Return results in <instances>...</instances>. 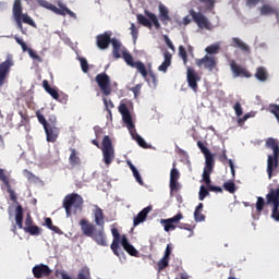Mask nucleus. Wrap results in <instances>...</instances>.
Listing matches in <instances>:
<instances>
[{
    "mask_svg": "<svg viewBox=\"0 0 279 279\" xmlns=\"http://www.w3.org/2000/svg\"><path fill=\"white\" fill-rule=\"evenodd\" d=\"M94 221L93 222L81 219L80 227L81 231L83 232L84 236H88L89 239L94 240L97 245L101 247H108V241L106 240V215H104V209L99 206H96L94 209Z\"/></svg>",
    "mask_w": 279,
    "mask_h": 279,
    "instance_id": "1",
    "label": "nucleus"
},
{
    "mask_svg": "<svg viewBox=\"0 0 279 279\" xmlns=\"http://www.w3.org/2000/svg\"><path fill=\"white\" fill-rule=\"evenodd\" d=\"M198 12L192 9L190 10V15L201 29H210V21H208V17H206L204 13L213 12V10H215L217 0H198Z\"/></svg>",
    "mask_w": 279,
    "mask_h": 279,
    "instance_id": "2",
    "label": "nucleus"
},
{
    "mask_svg": "<svg viewBox=\"0 0 279 279\" xmlns=\"http://www.w3.org/2000/svg\"><path fill=\"white\" fill-rule=\"evenodd\" d=\"M119 112L122 114L123 123H125L130 134L134 136L135 134V141L140 145V147H143L144 149H147V142L141 135L136 134V128L134 126V122L132 121V113H130V109L128 108V105L121 104L119 106Z\"/></svg>",
    "mask_w": 279,
    "mask_h": 279,
    "instance_id": "3",
    "label": "nucleus"
},
{
    "mask_svg": "<svg viewBox=\"0 0 279 279\" xmlns=\"http://www.w3.org/2000/svg\"><path fill=\"white\" fill-rule=\"evenodd\" d=\"M63 208L65 209L66 217H71L73 214L77 215L84 208V198L77 193L68 194L63 198Z\"/></svg>",
    "mask_w": 279,
    "mask_h": 279,
    "instance_id": "4",
    "label": "nucleus"
},
{
    "mask_svg": "<svg viewBox=\"0 0 279 279\" xmlns=\"http://www.w3.org/2000/svg\"><path fill=\"white\" fill-rule=\"evenodd\" d=\"M266 147L268 149H272V151H274V155H268V159H267V173H268L269 180H271V178L274 175V169L278 168V162H279V145H278V142H276L275 138L269 137L266 141Z\"/></svg>",
    "mask_w": 279,
    "mask_h": 279,
    "instance_id": "5",
    "label": "nucleus"
},
{
    "mask_svg": "<svg viewBox=\"0 0 279 279\" xmlns=\"http://www.w3.org/2000/svg\"><path fill=\"white\" fill-rule=\"evenodd\" d=\"M39 5H41V8H46V10H50V12H53L54 14H58L59 16H66V14H69V16L74 17L75 13L73 11H71V9L66 8V4L62 3V2H58V7H56V4H52L51 2L47 1V0H39L38 1Z\"/></svg>",
    "mask_w": 279,
    "mask_h": 279,
    "instance_id": "6",
    "label": "nucleus"
},
{
    "mask_svg": "<svg viewBox=\"0 0 279 279\" xmlns=\"http://www.w3.org/2000/svg\"><path fill=\"white\" fill-rule=\"evenodd\" d=\"M101 150L105 165L110 167V165H112V160H114V146H112V140H110V136H104Z\"/></svg>",
    "mask_w": 279,
    "mask_h": 279,
    "instance_id": "7",
    "label": "nucleus"
},
{
    "mask_svg": "<svg viewBox=\"0 0 279 279\" xmlns=\"http://www.w3.org/2000/svg\"><path fill=\"white\" fill-rule=\"evenodd\" d=\"M12 66H14V58L12 54H8L5 61L0 63V88H3L8 83Z\"/></svg>",
    "mask_w": 279,
    "mask_h": 279,
    "instance_id": "8",
    "label": "nucleus"
},
{
    "mask_svg": "<svg viewBox=\"0 0 279 279\" xmlns=\"http://www.w3.org/2000/svg\"><path fill=\"white\" fill-rule=\"evenodd\" d=\"M122 58L129 66H132V69H136L142 77L147 80V68L145 66V63H143L142 61H135L134 57H132V54H130L128 50H122Z\"/></svg>",
    "mask_w": 279,
    "mask_h": 279,
    "instance_id": "9",
    "label": "nucleus"
},
{
    "mask_svg": "<svg viewBox=\"0 0 279 279\" xmlns=\"http://www.w3.org/2000/svg\"><path fill=\"white\" fill-rule=\"evenodd\" d=\"M95 82L98 84L102 95L106 97L112 93V87L110 86V76L106 74V72L97 74Z\"/></svg>",
    "mask_w": 279,
    "mask_h": 279,
    "instance_id": "10",
    "label": "nucleus"
},
{
    "mask_svg": "<svg viewBox=\"0 0 279 279\" xmlns=\"http://www.w3.org/2000/svg\"><path fill=\"white\" fill-rule=\"evenodd\" d=\"M0 182L3 183V185L7 189V193H9V197L11 202H16L19 197L16 196V192L12 190V185L10 184V173L3 168H0Z\"/></svg>",
    "mask_w": 279,
    "mask_h": 279,
    "instance_id": "11",
    "label": "nucleus"
},
{
    "mask_svg": "<svg viewBox=\"0 0 279 279\" xmlns=\"http://www.w3.org/2000/svg\"><path fill=\"white\" fill-rule=\"evenodd\" d=\"M186 80H187L189 87L192 88V90H194V93H197V88H198L197 82H199L202 80V77L191 66H187V69H186Z\"/></svg>",
    "mask_w": 279,
    "mask_h": 279,
    "instance_id": "12",
    "label": "nucleus"
},
{
    "mask_svg": "<svg viewBox=\"0 0 279 279\" xmlns=\"http://www.w3.org/2000/svg\"><path fill=\"white\" fill-rule=\"evenodd\" d=\"M181 219H184V216L182 213H179L172 218L161 219L160 223H162L165 232H171V230H175L178 228L175 225L180 223Z\"/></svg>",
    "mask_w": 279,
    "mask_h": 279,
    "instance_id": "13",
    "label": "nucleus"
},
{
    "mask_svg": "<svg viewBox=\"0 0 279 279\" xmlns=\"http://www.w3.org/2000/svg\"><path fill=\"white\" fill-rule=\"evenodd\" d=\"M111 36H112V33H108V32L97 35L96 45L98 49H100L101 51L108 49V47H110V44H112Z\"/></svg>",
    "mask_w": 279,
    "mask_h": 279,
    "instance_id": "14",
    "label": "nucleus"
},
{
    "mask_svg": "<svg viewBox=\"0 0 279 279\" xmlns=\"http://www.w3.org/2000/svg\"><path fill=\"white\" fill-rule=\"evenodd\" d=\"M111 234L113 236V241L111 243V251L113 252V254L116 256H121L123 255V250L121 248V246L119 245V243H121V233H119V229L113 228L111 230Z\"/></svg>",
    "mask_w": 279,
    "mask_h": 279,
    "instance_id": "15",
    "label": "nucleus"
},
{
    "mask_svg": "<svg viewBox=\"0 0 279 279\" xmlns=\"http://www.w3.org/2000/svg\"><path fill=\"white\" fill-rule=\"evenodd\" d=\"M196 64L198 66H204L208 71H214L215 66H217V60L215 57L206 54L204 58L196 60Z\"/></svg>",
    "mask_w": 279,
    "mask_h": 279,
    "instance_id": "16",
    "label": "nucleus"
},
{
    "mask_svg": "<svg viewBox=\"0 0 279 279\" xmlns=\"http://www.w3.org/2000/svg\"><path fill=\"white\" fill-rule=\"evenodd\" d=\"M33 275L34 278L40 279V278H47L48 276H51V268L45 264L36 265L33 268Z\"/></svg>",
    "mask_w": 279,
    "mask_h": 279,
    "instance_id": "17",
    "label": "nucleus"
},
{
    "mask_svg": "<svg viewBox=\"0 0 279 279\" xmlns=\"http://www.w3.org/2000/svg\"><path fill=\"white\" fill-rule=\"evenodd\" d=\"M46 133V141L48 143H56L58 136H60V129L58 126H46L44 128Z\"/></svg>",
    "mask_w": 279,
    "mask_h": 279,
    "instance_id": "18",
    "label": "nucleus"
},
{
    "mask_svg": "<svg viewBox=\"0 0 279 279\" xmlns=\"http://www.w3.org/2000/svg\"><path fill=\"white\" fill-rule=\"evenodd\" d=\"M151 206H147L137 214V217H134L133 226L135 228L136 226H141V223H145V221H147V216L151 213Z\"/></svg>",
    "mask_w": 279,
    "mask_h": 279,
    "instance_id": "19",
    "label": "nucleus"
},
{
    "mask_svg": "<svg viewBox=\"0 0 279 279\" xmlns=\"http://www.w3.org/2000/svg\"><path fill=\"white\" fill-rule=\"evenodd\" d=\"M259 14L262 16H269L271 14H274L277 19V23L279 24V10L276 9L274 5L271 4H263L259 8Z\"/></svg>",
    "mask_w": 279,
    "mask_h": 279,
    "instance_id": "20",
    "label": "nucleus"
},
{
    "mask_svg": "<svg viewBox=\"0 0 279 279\" xmlns=\"http://www.w3.org/2000/svg\"><path fill=\"white\" fill-rule=\"evenodd\" d=\"M230 66L235 77H241V75L242 77H252V74L241 65L236 64V61L232 60Z\"/></svg>",
    "mask_w": 279,
    "mask_h": 279,
    "instance_id": "21",
    "label": "nucleus"
},
{
    "mask_svg": "<svg viewBox=\"0 0 279 279\" xmlns=\"http://www.w3.org/2000/svg\"><path fill=\"white\" fill-rule=\"evenodd\" d=\"M121 245L123 250L130 254V256H138V251L130 243L126 235L121 236Z\"/></svg>",
    "mask_w": 279,
    "mask_h": 279,
    "instance_id": "22",
    "label": "nucleus"
},
{
    "mask_svg": "<svg viewBox=\"0 0 279 279\" xmlns=\"http://www.w3.org/2000/svg\"><path fill=\"white\" fill-rule=\"evenodd\" d=\"M178 180H180V171L177 168H172L170 171V191H178L180 185Z\"/></svg>",
    "mask_w": 279,
    "mask_h": 279,
    "instance_id": "23",
    "label": "nucleus"
},
{
    "mask_svg": "<svg viewBox=\"0 0 279 279\" xmlns=\"http://www.w3.org/2000/svg\"><path fill=\"white\" fill-rule=\"evenodd\" d=\"M173 56L169 51L163 52V62L158 66V71H161V73H167V69L171 66V60Z\"/></svg>",
    "mask_w": 279,
    "mask_h": 279,
    "instance_id": "24",
    "label": "nucleus"
},
{
    "mask_svg": "<svg viewBox=\"0 0 279 279\" xmlns=\"http://www.w3.org/2000/svg\"><path fill=\"white\" fill-rule=\"evenodd\" d=\"M69 162L71 167H80L82 165V159L80 158V153L75 148H70Z\"/></svg>",
    "mask_w": 279,
    "mask_h": 279,
    "instance_id": "25",
    "label": "nucleus"
},
{
    "mask_svg": "<svg viewBox=\"0 0 279 279\" xmlns=\"http://www.w3.org/2000/svg\"><path fill=\"white\" fill-rule=\"evenodd\" d=\"M274 202H279V185L270 187L266 195V204H271Z\"/></svg>",
    "mask_w": 279,
    "mask_h": 279,
    "instance_id": "26",
    "label": "nucleus"
},
{
    "mask_svg": "<svg viewBox=\"0 0 279 279\" xmlns=\"http://www.w3.org/2000/svg\"><path fill=\"white\" fill-rule=\"evenodd\" d=\"M255 77L258 82H267V80H269V72H267L265 66H258L256 69Z\"/></svg>",
    "mask_w": 279,
    "mask_h": 279,
    "instance_id": "27",
    "label": "nucleus"
},
{
    "mask_svg": "<svg viewBox=\"0 0 279 279\" xmlns=\"http://www.w3.org/2000/svg\"><path fill=\"white\" fill-rule=\"evenodd\" d=\"M43 88L48 93V95H50V97H52V99H58L60 97V93H58V89L49 85V81H43Z\"/></svg>",
    "mask_w": 279,
    "mask_h": 279,
    "instance_id": "28",
    "label": "nucleus"
},
{
    "mask_svg": "<svg viewBox=\"0 0 279 279\" xmlns=\"http://www.w3.org/2000/svg\"><path fill=\"white\" fill-rule=\"evenodd\" d=\"M159 16L161 23L163 24H167L169 21H171V16H169V9H167V7L162 3L159 4Z\"/></svg>",
    "mask_w": 279,
    "mask_h": 279,
    "instance_id": "29",
    "label": "nucleus"
},
{
    "mask_svg": "<svg viewBox=\"0 0 279 279\" xmlns=\"http://www.w3.org/2000/svg\"><path fill=\"white\" fill-rule=\"evenodd\" d=\"M111 45L113 47L112 56L116 60H119V58H121V47H123V45L117 38L111 39Z\"/></svg>",
    "mask_w": 279,
    "mask_h": 279,
    "instance_id": "30",
    "label": "nucleus"
},
{
    "mask_svg": "<svg viewBox=\"0 0 279 279\" xmlns=\"http://www.w3.org/2000/svg\"><path fill=\"white\" fill-rule=\"evenodd\" d=\"M215 169V157L213 156V153H208L205 155V168L204 171H214Z\"/></svg>",
    "mask_w": 279,
    "mask_h": 279,
    "instance_id": "31",
    "label": "nucleus"
},
{
    "mask_svg": "<svg viewBox=\"0 0 279 279\" xmlns=\"http://www.w3.org/2000/svg\"><path fill=\"white\" fill-rule=\"evenodd\" d=\"M15 223L20 230H23V206L17 205L15 209Z\"/></svg>",
    "mask_w": 279,
    "mask_h": 279,
    "instance_id": "32",
    "label": "nucleus"
},
{
    "mask_svg": "<svg viewBox=\"0 0 279 279\" xmlns=\"http://www.w3.org/2000/svg\"><path fill=\"white\" fill-rule=\"evenodd\" d=\"M22 230L32 236H39L43 232V229L36 225H33L32 227H24Z\"/></svg>",
    "mask_w": 279,
    "mask_h": 279,
    "instance_id": "33",
    "label": "nucleus"
},
{
    "mask_svg": "<svg viewBox=\"0 0 279 279\" xmlns=\"http://www.w3.org/2000/svg\"><path fill=\"white\" fill-rule=\"evenodd\" d=\"M232 43H233V47L241 49L242 51H245L246 53H248L250 47L247 46V44L243 43L239 37H233Z\"/></svg>",
    "mask_w": 279,
    "mask_h": 279,
    "instance_id": "34",
    "label": "nucleus"
},
{
    "mask_svg": "<svg viewBox=\"0 0 279 279\" xmlns=\"http://www.w3.org/2000/svg\"><path fill=\"white\" fill-rule=\"evenodd\" d=\"M144 13H145V16H147V19L151 21L156 29H160V22L158 21V16H156V14L151 13L149 10H145Z\"/></svg>",
    "mask_w": 279,
    "mask_h": 279,
    "instance_id": "35",
    "label": "nucleus"
},
{
    "mask_svg": "<svg viewBox=\"0 0 279 279\" xmlns=\"http://www.w3.org/2000/svg\"><path fill=\"white\" fill-rule=\"evenodd\" d=\"M77 279H92L90 278V268L86 267V266L82 267L78 270Z\"/></svg>",
    "mask_w": 279,
    "mask_h": 279,
    "instance_id": "36",
    "label": "nucleus"
},
{
    "mask_svg": "<svg viewBox=\"0 0 279 279\" xmlns=\"http://www.w3.org/2000/svg\"><path fill=\"white\" fill-rule=\"evenodd\" d=\"M136 17L137 23H140V25H143L144 27H148L149 29H151V21H149V19H147L143 14H137Z\"/></svg>",
    "mask_w": 279,
    "mask_h": 279,
    "instance_id": "37",
    "label": "nucleus"
},
{
    "mask_svg": "<svg viewBox=\"0 0 279 279\" xmlns=\"http://www.w3.org/2000/svg\"><path fill=\"white\" fill-rule=\"evenodd\" d=\"M45 226L49 229L52 230V232H56V234H62V230L56 226H53V221L51 218H46L45 219Z\"/></svg>",
    "mask_w": 279,
    "mask_h": 279,
    "instance_id": "38",
    "label": "nucleus"
},
{
    "mask_svg": "<svg viewBox=\"0 0 279 279\" xmlns=\"http://www.w3.org/2000/svg\"><path fill=\"white\" fill-rule=\"evenodd\" d=\"M270 204H272L271 219H275V221H279V201L272 202Z\"/></svg>",
    "mask_w": 279,
    "mask_h": 279,
    "instance_id": "39",
    "label": "nucleus"
},
{
    "mask_svg": "<svg viewBox=\"0 0 279 279\" xmlns=\"http://www.w3.org/2000/svg\"><path fill=\"white\" fill-rule=\"evenodd\" d=\"M222 186L228 193H236V184H234V181L225 182Z\"/></svg>",
    "mask_w": 279,
    "mask_h": 279,
    "instance_id": "40",
    "label": "nucleus"
},
{
    "mask_svg": "<svg viewBox=\"0 0 279 279\" xmlns=\"http://www.w3.org/2000/svg\"><path fill=\"white\" fill-rule=\"evenodd\" d=\"M256 213L262 214L265 208V198L263 196L257 197V202L255 204Z\"/></svg>",
    "mask_w": 279,
    "mask_h": 279,
    "instance_id": "41",
    "label": "nucleus"
},
{
    "mask_svg": "<svg viewBox=\"0 0 279 279\" xmlns=\"http://www.w3.org/2000/svg\"><path fill=\"white\" fill-rule=\"evenodd\" d=\"M179 56L183 60V63L186 65L189 62V54L186 53V48H184V46H179Z\"/></svg>",
    "mask_w": 279,
    "mask_h": 279,
    "instance_id": "42",
    "label": "nucleus"
},
{
    "mask_svg": "<svg viewBox=\"0 0 279 279\" xmlns=\"http://www.w3.org/2000/svg\"><path fill=\"white\" fill-rule=\"evenodd\" d=\"M219 49H220L219 44H213V45L208 46L205 49V51H206V53H209V56H213L215 53H218Z\"/></svg>",
    "mask_w": 279,
    "mask_h": 279,
    "instance_id": "43",
    "label": "nucleus"
},
{
    "mask_svg": "<svg viewBox=\"0 0 279 279\" xmlns=\"http://www.w3.org/2000/svg\"><path fill=\"white\" fill-rule=\"evenodd\" d=\"M210 173H213V171H208V170H204L203 171V182L206 184L207 189L211 185L210 184Z\"/></svg>",
    "mask_w": 279,
    "mask_h": 279,
    "instance_id": "44",
    "label": "nucleus"
},
{
    "mask_svg": "<svg viewBox=\"0 0 279 279\" xmlns=\"http://www.w3.org/2000/svg\"><path fill=\"white\" fill-rule=\"evenodd\" d=\"M130 29L133 43H136V40H138V28L136 27V24L132 23Z\"/></svg>",
    "mask_w": 279,
    "mask_h": 279,
    "instance_id": "45",
    "label": "nucleus"
},
{
    "mask_svg": "<svg viewBox=\"0 0 279 279\" xmlns=\"http://www.w3.org/2000/svg\"><path fill=\"white\" fill-rule=\"evenodd\" d=\"M208 195H209L208 190L206 189V186L202 185L198 193V199L201 202H204V199H206Z\"/></svg>",
    "mask_w": 279,
    "mask_h": 279,
    "instance_id": "46",
    "label": "nucleus"
},
{
    "mask_svg": "<svg viewBox=\"0 0 279 279\" xmlns=\"http://www.w3.org/2000/svg\"><path fill=\"white\" fill-rule=\"evenodd\" d=\"M166 267H169V257H162L158 262V269H159V271H162V269H166Z\"/></svg>",
    "mask_w": 279,
    "mask_h": 279,
    "instance_id": "47",
    "label": "nucleus"
},
{
    "mask_svg": "<svg viewBox=\"0 0 279 279\" xmlns=\"http://www.w3.org/2000/svg\"><path fill=\"white\" fill-rule=\"evenodd\" d=\"M147 75H148V78H147L148 84H153V86H157L158 77H156V74H154V72H149L147 73Z\"/></svg>",
    "mask_w": 279,
    "mask_h": 279,
    "instance_id": "48",
    "label": "nucleus"
},
{
    "mask_svg": "<svg viewBox=\"0 0 279 279\" xmlns=\"http://www.w3.org/2000/svg\"><path fill=\"white\" fill-rule=\"evenodd\" d=\"M104 105L106 107V110L109 114H112V112L110 110H112V108H114V104L112 102V100H108V98H102Z\"/></svg>",
    "mask_w": 279,
    "mask_h": 279,
    "instance_id": "49",
    "label": "nucleus"
},
{
    "mask_svg": "<svg viewBox=\"0 0 279 279\" xmlns=\"http://www.w3.org/2000/svg\"><path fill=\"white\" fill-rule=\"evenodd\" d=\"M28 56L34 60L35 62H43V58L36 53L33 49H28Z\"/></svg>",
    "mask_w": 279,
    "mask_h": 279,
    "instance_id": "50",
    "label": "nucleus"
},
{
    "mask_svg": "<svg viewBox=\"0 0 279 279\" xmlns=\"http://www.w3.org/2000/svg\"><path fill=\"white\" fill-rule=\"evenodd\" d=\"M194 220L199 223L202 221H206V216L202 214V211H194Z\"/></svg>",
    "mask_w": 279,
    "mask_h": 279,
    "instance_id": "51",
    "label": "nucleus"
},
{
    "mask_svg": "<svg viewBox=\"0 0 279 279\" xmlns=\"http://www.w3.org/2000/svg\"><path fill=\"white\" fill-rule=\"evenodd\" d=\"M36 117L38 119V122L44 126V129L48 126L47 119H45V116L40 113V111H36Z\"/></svg>",
    "mask_w": 279,
    "mask_h": 279,
    "instance_id": "52",
    "label": "nucleus"
},
{
    "mask_svg": "<svg viewBox=\"0 0 279 279\" xmlns=\"http://www.w3.org/2000/svg\"><path fill=\"white\" fill-rule=\"evenodd\" d=\"M197 147H198V149H201V151H202V154H204V156L210 154V150L208 149V147H206V145H204V142L198 141Z\"/></svg>",
    "mask_w": 279,
    "mask_h": 279,
    "instance_id": "53",
    "label": "nucleus"
},
{
    "mask_svg": "<svg viewBox=\"0 0 279 279\" xmlns=\"http://www.w3.org/2000/svg\"><path fill=\"white\" fill-rule=\"evenodd\" d=\"M47 125L49 128L58 125V118L53 114L49 116L48 121H47Z\"/></svg>",
    "mask_w": 279,
    "mask_h": 279,
    "instance_id": "54",
    "label": "nucleus"
},
{
    "mask_svg": "<svg viewBox=\"0 0 279 279\" xmlns=\"http://www.w3.org/2000/svg\"><path fill=\"white\" fill-rule=\"evenodd\" d=\"M15 41L17 43V45L21 46L23 51H27V53H29L31 48L27 47V44H25V41H23V39H21L20 37H15Z\"/></svg>",
    "mask_w": 279,
    "mask_h": 279,
    "instance_id": "55",
    "label": "nucleus"
},
{
    "mask_svg": "<svg viewBox=\"0 0 279 279\" xmlns=\"http://www.w3.org/2000/svg\"><path fill=\"white\" fill-rule=\"evenodd\" d=\"M252 117H254V113L248 112V113L244 114L242 118H239L238 119L239 125H243V123H245V121H247V119H252Z\"/></svg>",
    "mask_w": 279,
    "mask_h": 279,
    "instance_id": "56",
    "label": "nucleus"
},
{
    "mask_svg": "<svg viewBox=\"0 0 279 279\" xmlns=\"http://www.w3.org/2000/svg\"><path fill=\"white\" fill-rule=\"evenodd\" d=\"M258 3H265V0H246L247 8H256Z\"/></svg>",
    "mask_w": 279,
    "mask_h": 279,
    "instance_id": "57",
    "label": "nucleus"
},
{
    "mask_svg": "<svg viewBox=\"0 0 279 279\" xmlns=\"http://www.w3.org/2000/svg\"><path fill=\"white\" fill-rule=\"evenodd\" d=\"M80 62L83 73H88V61L85 58H81Z\"/></svg>",
    "mask_w": 279,
    "mask_h": 279,
    "instance_id": "58",
    "label": "nucleus"
},
{
    "mask_svg": "<svg viewBox=\"0 0 279 279\" xmlns=\"http://www.w3.org/2000/svg\"><path fill=\"white\" fill-rule=\"evenodd\" d=\"M233 110H234L236 117L243 116V108L241 107V102H235Z\"/></svg>",
    "mask_w": 279,
    "mask_h": 279,
    "instance_id": "59",
    "label": "nucleus"
},
{
    "mask_svg": "<svg viewBox=\"0 0 279 279\" xmlns=\"http://www.w3.org/2000/svg\"><path fill=\"white\" fill-rule=\"evenodd\" d=\"M56 101H59L60 104H68L69 101V95L64 94V93H60L59 94V98L56 99Z\"/></svg>",
    "mask_w": 279,
    "mask_h": 279,
    "instance_id": "60",
    "label": "nucleus"
},
{
    "mask_svg": "<svg viewBox=\"0 0 279 279\" xmlns=\"http://www.w3.org/2000/svg\"><path fill=\"white\" fill-rule=\"evenodd\" d=\"M136 182H138V184H141V186H143V178L141 177V173L138 172L137 169L132 171Z\"/></svg>",
    "mask_w": 279,
    "mask_h": 279,
    "instance_id": "61",
    "label": "nucleus"
},
{
    "mask_svg": "<svg viewBox=\"0 0 279 279\" xmlns=\"http://www.w3.org/2000/svg\"><path fill=\"white\" fill-rule=\"evenodd\" d=\"M165 43L167 45V47H169V49H171V51H175V46H173V43L171 41V39H169V36H163Z\"/></svg>",
    "mask_w": 279,
    "mask_h": 279,
    "instance_id": "62",
    "label": "nucleus"
},
{
    "mask_svg": "<svg viewBox=\"0 0 279 279\" xmlns=\"http://www.w3.org/2000/svg\"><path fill=\"white\" fill-rule=\"evenodd\" d=\"M208 191H211L213 193H223V190L220 186L217 185H209V187H207Z\"/></svg>",
    "mask_w": 279,
    "mask_h": 279,
    "instance_id": "63",
    "label": "nucleus"
},
{
    "mask_svg": "<svg viewBox=\"0 0 279 279\" xmlns=\"http://www.w3.org/2000/svg\"><path fill=\"white\" fill-rule=\"evenodd\" d=\"M131 90L135 95V97H138V95H141V85H136Z\"/></svg>",
    "mask_w": 279,
    "mask_h": 279,
    "instance_id": "64",
    "label": "nucleus"
}]
</instances>
